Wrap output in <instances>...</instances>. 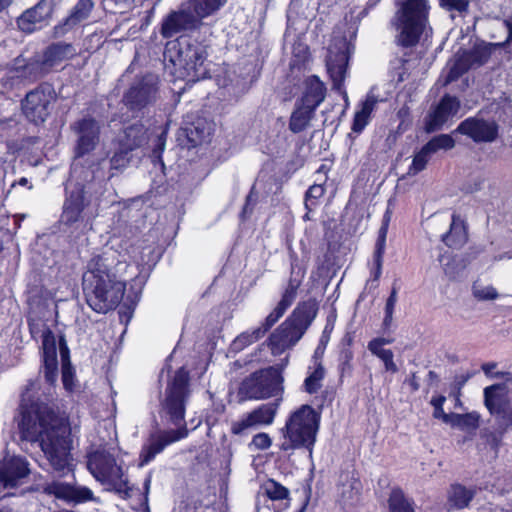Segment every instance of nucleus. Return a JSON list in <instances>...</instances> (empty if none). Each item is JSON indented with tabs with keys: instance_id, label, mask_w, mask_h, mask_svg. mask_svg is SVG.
<instances>
[{
	"instance_id": "46",
	"label": "nucleus",
	"mask_w": 512,
	"mask_h": 512,
	"mask_svg": "<svg viewBox=\"0 0 512 512\" xmlns=\"http://www.w3.org/2000/svg\"><path fill=\"white\" fill-rule=\"evenodd\" d=\"M475 142H492L497 138V130H460Z\"/></svg>"
},
{
	"instance_id": "48",
	"label": "nucleus",
	"mask_w": 512,
	"mask_h": 512,
	"mask_svg": "<svg viewBox=\"0 0 512 512\" xmlns=\"http://www.w3.org/2000/svg\"><path fill=\"white\" fill-rule=\"evenodd\" d=\"M473 295L479 300H494L498 297V293L493 286H482L478 284L473 286Z\"/></svg>"
},
{
	"instance_id": "33",
	"label": "nucleus",
	"mask_w": 512,
	"mask_h": 512,
	"mask_svg": "<svg viewBox=\"0 0 512 512\" xmlns=\"http://www.w3.org/2000/svg\"><path fill=\"white\" fill-rule=\"evenodd\" d=\"M391 220V212L387 210L382 219V225L378 232V239L376 242V249L374 253V261L376 265L375 278H378L381 274L383 254L385 251L386 237L388 232L389 223Z\"/></svg>"
},
{
	"instance_id": "11",
	"label": "nucleus",
	"mask_w": 512,
	"mask_h": 512,
	"mask_svg": "<svg viewBox=\"0 0 512 512\" xmlns=\"http://www.w3.org/2000/svg\"><path fill=\"white\" fill-rule=\"evenodd\" d=\"M55 97V91L50 84L39 85L27 93L22 102L23 114L32 124L41 125L50 114Z\"/></svg>"
},
{
	"instance_id": "55",
	"label": "nucleus",
	"mask_w": 512,
	"mask_h": 512,
	"mask_svg": "<svg viewBox=\"0 0 512 512\" xmlns=\"http://www.w3.org/2000/svg\"><path fill=\"white\" fill-rule=\"evenodd\" d=\"M182 132L178 137L180 138L182 135L187 138V147H196L199 144L198 138L203 130H180Z\"/></svg>"
},
{
	"instance_id": "44",
	"label": "nucleus",
	"mask_w": 512,
	"mask_h": 512,
	"mask_svg": "<svg viewBox=\"0 0 512 512\" xmlns=\"http://www.w3.org/2000/svg\"><path fill=\"white\" fill-rule=\"evenodd\" d=\"M44 491L47 494L54 495L58 499H62L69 502L72 491V485L59 481H53L44 487Z\"/></svg>"
},
{
	"instance_id": "59",
	"label": "nucleus",
	"mask_w": 512,
	"mask_h": 512,
	"mask_svg": "<svg viewBox=\"0 0 512 512\" xmlns=\"http://www.w3.org/2000/svg\"><path fill=\"white\" fill-rule=\"evenodd\" d=\"M449 6L451 9L462 12V11L467 10L468 1L467 0H449Z\"/></svg>"
},
{
	"instance_id": "1",
	"label": "nucleus",
	"mask_w": 512,
	"mask_h": 512,
	"mask_svg": "<svg viewBox=\"0 0 512 512\" xmlns=\"http://www.w3.org/2000/svg\"><path fill=\"white\" fill-rule=\"evenodd\" d=\"M31 334L34 338L40 333L42 340L43 372L48 387L40 393L37 381L30 382L22 394L18 428L21 438L30 442H39L42 451L53 470L60 475L72 471L71 428L67 419L56 413L49 401L53 396V389L58 378L59 351L61 358L62 383L67 391L74 387V369L70 362V352L63 337L57 345L56 338L49 328L36 330L30 324Z\"/></svg>"
},
{
	"instance_id": "35",
	"label": "nucleus",
	"mask_w": 512,
	"mask_h": 512,
	"mask_svg": "<svg viewBox=\"0 0 512 512\" xmlns=\"http://www.w3.org/2000/svg\"><path fill=\"white\" fill-rule=\"evenodd\" d=\"M76 155L81 157L92 151L99 142L98 130H78Z\"/></svg>"
},
{
	"instance_id": "61",
	"label": "nucleus",
	"mask_w": 512,
	"mask_h": 512,
	"mask_svg": "<svg viewBox=\"0 0 512 512\" xmlns=\"http://www.w3.org/2000/svg\"><path fill=\"white\" fill-rule=\"evenodd\" d=\"M504 24L508 31L507 42L512 40V15L504 20Z\"/></svg>"
},
{
	"instance_id": "25",
	"label": "nucleus",
	"mask_w": 512,
	"mask_h": 512,
	"mask_svg": "<svg viewBox=\"0 0 512 512\" xmlns=\"http://www.w3.org/2000/svg\"><path fill=\"white\" fill-rule=\"evenodd\" d=\"M458 109L459 101L456 97L444 96L430 116V121L426 128H437L447 124L449 119L456 115Z\"/></svg>"
},
{
	"instance_id": "5",
	"label": "nucleus",
	"mask_w": 512,
	"mask_h": 512,
	"mask_svg": "<svg viewBox=\"0 0 512 512\" xmlns=\"http://www.w3.org/2000/svg\"><path fill=\"white\" fill-rule=\"evenodd\" d=\"M428 8L426 0H406L396 13L397 41L404 47L414 46L426 31Z\"/></svg>"
},
{
	"instance_id": "2",
	"label": "nucleus",
	"mask_w": 512,
	"mask_h": 512,
	"mask_svg": "<svg viewBox=\"0 0 512 512\" xmlns=\"http://www.w3.org/2000/svg\"><path fill=\"white\" fill-rule=\"evenodd\" d=\"M128 268L125 256L111 248L91 257L83 274V290L94 311L106 313L118 306L125 293Z\"/></svg>"
},
{
	"instance_id": "10",
	"label": "nucleus",
	"mask_w": 512,
	"mask_h": 512,
	"mask_svg": "<svg viewBox=\"0 0 512 512\" xmlns=\"http://www.w3.org/2000/svg\"><path fill=\"white\" fill-rule=\"evenodd\" d=\"M354 51V45L338 30L333 32L327 48L326 67L333 82V88L343 93V82L347 74L348 60ZM345 97H347L344 92Z\"/></svg>"
},
{
	"instance_id": "15",
	"label": "nucleus",
	"mask_w": 512,
	"mask_h": 512,
	"mask_svg": "<svg viewBox=\"0 0 512 512\" xmlns=\"http://www.w3.org/2000/svg\"><path fill=\"white\" fill-rule=\"evenodd\" d=\"M290 491L279 482L268 479L265 481L257 494L256 511L260 508L272 512H284L290 507Z\"/></svg>"
},
{
	"instance_id": "40",
	"label": "nucleus",
	"mask_w": 512,
	"mask_h": 512,
	"mask_svg": "<svg viewBox=\"0 0 512 512\" xmlns=\"http://www.w3.org/2000/svg\"><path fill=\"white\" fill-rule=\"evenodd\" d=\"M390 512H414L412 503L407 499L403 492L395 489L391 492L389 497Z\"/></svg>"
},
{
	"instance_id": "23",
	"label": "nucleus",
	"mask_w": 512,
	"mask_h": 512,
	"mask_svg": "<svg viewBox=\"0 0 512 512\" xmlns=\"http://www.w3.org/2000/svg\"><path fill=\"white\" fill-rule=\"evenodd\" d=\"M299 287V281L290 280L279 303L274 308V310L266 317L265 321L260 329H265V333L284 315L286 310L292 305L294 302L297 289Z\"/></svg>"
},
{
	"instance_id": "57",
	"label": "nucleus",
	"mask_w": 512,
	"mask_h": 512,
	"mask_svg": "<svg viewBox=\"0 0 512 512\" xmlns=\"http://www.w3.org/2000/svg\"><path fill=\"white\" fill-rule=\"evenodd\" d=\"M98 125L99 124L95 118H93L90 115H85L78 121V126L76 128H81V129L94 128L95 126H98Z\"/></svg>"
},
{
	"instance_id": "9",
	"label": "nucleus",
	"mask_w": 512,
	"mask_h": 512,
	"mask_svg": "<svg viewBox=\"0 0 512 512\" xmlns=\"http://www.w3.org/2000/svg\"><path fill=\"white\" fill-rule=\"evenodd\" d=\"M189 395V375L184 368H181L175 373L171 383L168 384L161 404L163 416L176 426L184 422L185 407Z\"/></svg>"
},
{
	"instance_id": "37",
	"label": "nucleus",
	"mask_w": 512,
	"mask_h": 512,
	"mask_svg": "<svg viewBox=\"0 0 512 512\" xmlns=\"http://www.w3.org/2000/svg\"><path fill=\"white\" fill-rule=\"evenodd\" d=\"M50 69L46 66L45 61L42 59L41 61H32L27 63L20 72V77L32 82L36 81L46 74H48Z\"/></svg>"
},
{
	"instance_id": "16",
	"label": "nucleus",
	"mask_w": 512,
	"mask_h": 512,
	"mask_svg": "<svg viewBox=\"0 0 512 512\" xmlns=\"http://www.w3.org/2000/svg\"><path fill=\"white\" fill-rule=\"evenodd\" d=\"M277 405L272 403L262 404L242 419L233 422L231 431L235 435L242 434L245 430L271 425L275 419Z\"/></svg>"
},
{
	"instance_id": "34",
	"label": "nucleus",
	"mask_w": 512,
	"mask_h": 512,
	"mask_svg": "<svg viewBox=\"0 0 512 512\" xmlns=\"http://www.w3.org/2000/svg\"><path fill=\"white\" fill-rule=\"evenodd\" d=\"M187 2L202 21L219 11L227 0H187Z\"/></svg>"
},
{
	"instance_id": "29",
	"label": "nucleus",
	"mask_w": 512,
	"mask_h": 512,
	"mask_svg": "<svg viewBox=\"0 0 512 512\" xmlns=\"http://www.w3.org/2000/svg\"><path fill=\"white\" fill-rule=\"evenodd\" d=\"M442 241L449 247L460 248L467 241V232L463 220L457 216H452L450 230L442 236Z\"/></svg>"
},
{
	"instance_id": "53",
	"label": "nucleus",
	"mask_w": 512,
	"mask_h": 512,
	"mask_svg": "<svg viewBox=\"0 0 512 512\" xmlns=\"http://www.w3.org/2000/svg\"><path fill=\"white\" fill-rule=\"evenodd\" d=\"M457 128H497L482 118H468L463 121Z\"/></svg>"
},
{
	"instance_id": "51",
	"label": "nucleus",
	"mask_w": 512,
	"mask_h": 512,
	"mask_svg": "<svg viewBox=\"0 0 512 512\" xmlns=\"http://www.w3.org/2000/svg\"><path fill=\"white\" fill-rule=\"evenodd\" d=\"M389 343L390 340H387L385 338H375L368 343V349L372 354L380 358L383 353L390 350L383 348L384 345Z\"/></svg>"
},
{
	"instance_id": "56",
	"label": "nucleus",
	"mask_w": 512,
	"mask_h": 512,
	"mask_svg": "<svg viewBox=\"0 0 512 512\" xmlns=\"http://www.w3.org/2000/svg\"><path fill=\"white\" fill-rule=\"evenodd\" d=\"M393 357V352L389 350L383 353L380 359L383 361L386 371L396 373L398 371V367L395 364Z\"/></svg>"
},
{
	"instance_id": "22",
	"label": "nucleus",
	"mask_w": 512,
	"mask_h": 512,
	"mask_svg": "<svg viewBox=\"0 0 512 512\" xmlns=\"http://www.w3.org/2000/svg\"><path fill=\"white\" fill-rule=\"evenodd\" d=\"M299 287V281L290 280L279 303L274 308V310L266 317L265 321L260 329H265V333L284 315L286 310L292 305L294 302L297 289Z\"/></svg>"
},
{
	"instance_id": "27",
	"label": "nucleus",
	"mask_w": 512,
	"mask_h": 512,
	"mask_svg": "<svg viewBox=\"0 0 512 512\" xmlns=\"http://www.w3.org/2000/svg\"><path fill=\"white\" fill-rule=\"evenodd\" d=\"M326 88L316 76L308 77L304 82V91L300 102L316 109L324 100Z\"/></svg>"
},
{
	"instance_id": "45",
	"label": "nucleus",
	"mask_w": 512,
	"mask_h": 512,
	"mask_svg": "<svg viewBox=\"0 0 512 512\" xmlns=\"http://www.w3.org/2000/svg\"><path fill=\"white\" fill-rule=\"evenodd\" d=\"M397 300H398L397 290H396V288H393L391 291V294L388 297V299L386 300V304H385V316L383 319V327L385 329L390 328V326L392 325L393 313H394V309H395Z\"/></svg>"
},
{
	"instance_id": "41",
	"label": "nucleus",
	"mask_w": 512,
	"mask_h": 512,
	"mask_svg": "<svg viewBox=\"0 0 512 512\" xmlns=\"http://www.w3.org/2000/svg\"><path fill=\"white\" fill-rule=\"evenodd\" d=\"M324 368L321 364H317L315 369L310 373V375L304 381V390L309 394H314L318 392V390L322 386V380L324 378Z\"/></svg>"
},
{
	"instance_id": "7",
	"label": "nucleus",
	"mask_w": 512,
	"mask_h": 512,
	"mask_svg": "<svg viewBox=\"0 0 512 512\" xmlns=\"http://www.w3.org/2000/svg\"><path fill=\"white\" fill-rule=\"evenodd\" d=\"M167 133L166 130L152 139L146 135V130H119L117 135L118 149L111 158V167L120 169L129 162L128 153L136 148L142 147L147 141L152 142L153 157L161 158L165 149Z\"/></svg>"
},
{
	"instance_id": "13",
	"label": "nucleus",
	"mask_w": 512,
	"mask_h": 512,
	"mask_svg": "<svg viewBox=\"0 0 512 512\" xmlns=\"http://www.w3.org/2000/svg\"><path fill=\"white\" fill-rule=\"evenodd\" d=\"M202 24L201 19L185 1L177 10L171 11L163 18L160 33L164 38H171L179 33L199 29Z\"/></svg>"
},
{
	"instance_id": "47",
	"label": "nucleus",
	"mask_w": 512,
	"mask_h": 512,
	"mask_svg": "<svg viewBox=\"0 0 512 512\" xmlns=\"http://www.w3.org/2000/svg\"><path fill=\"white\" fill-rule=\"evenodd\" d=\"M480 415L477 412H471L461 415L460 430L473 432L479 427Z\"/></svg>"
},
{
	"instance_id": "50",
	"label": "nucleus",
	"mask_w": 512,
	"mask_h": 512,
	"mask_svg": "<svg viewBox=\"0 0 512 512\" xmlns=\"http://www.w3.org/2000/svg\"><path fill=\"white\" fill-rule=\"evenodd\" d=\"M468 69L467 63L459 58L454 61L451 65L449 73L447 75L446 83L452 82L460 77Z\"/></svg>"
},
{
	"instance_id": "64",
	"label": "nucleus",
	"mask_w": 512,
	"mask_h": 512,
	"mask_svg": "<svg viewBox=\"0 0 512 512\" xmlns=\"http://www.w3.org/2000/svg\"><path fill=\"white\" fill-rule=\"evenodd\" d=\"M502 259H512V251L506 252L503 255H499L498 257H495V260H502Z\"/></svg>"
},
{
	"instance_id": "36",
	"label": "nucleus",
	"mask_w": 512,
	"mask_h": 512,
	"mask_svg": "<svg viewBox=\"0 0 512 512\" xmlns=\"http://www.w3.org/2000/svg\"><path fill=\"white\" fill-rule=\"evenodd\" d=\"M314 110V108L300 102L291 115L289 128H306L307 126L314 125L312 123Z\"/></svg>"
},
{
	"instance_id": "49",
	"label": "nucleus",
	"mask_w": 512,
	"mask_h": 512,
	"mask_svg": "<svg viewBox=\"0 0 512 512\" xmlns=\"http://www.w3.org/2000/svg\"><path fill=\"white\" fill-rule=\"evenodd\" d=\"M272 445V439L267 433H258L253 436L249 447L253 450H266Z\"/></svg>"
},
{
	"instance_id": "3",
	"label": "nucleus",
	"mask_w": 512,
	"mask_h": 512,
	"mask_svg": "<svg viewBox=\"0 0 512 512\" xmlns=\"http://www.w3.org/2000/svg\"><path fill=\"white\" fill-rule=\"evenodd\" d=\"M321 414L310 405H301L293 411L286 420L285 426L281 429L282 442L280 449L290 451L306 449L309 456H312L320 426Z\"/></svg>"
},
{
	"instance_id": "6",
	"label": "nucleus",
	"mask_w": 512,
	"mask_h": 512,
	"mask_svg": "<svg viewBox=\"0 0 512 512\" xmlns=\"http://www.w3.org/2000/svg\"><path fill=\"white\" fill-rule=\"evenodd\" d=\"M87 469L92 476L109 490L123 492L127 489L128 479L122 464L118 463L105 449L88 454Z\"/></svg>"
},
{
	"instance_id": "63",
	"label": "nucleus",
	"mask_w": 512,
	"mask_h": 512,
	"mask_svg": "<svg viewBox=\"0 0 512 512\" xmlns=\"http://www.w3.org/2000/svg\"><path fill=\"white\" fill-rule=\"evenodd\" d=\"M12 2L13 0H0V12L8 7Z\"/></svg>"
},
{
	"instance_id": "28",
	"label": "nucleus",
	"mask_w": 512,
	"mask_h": 512,
	"mask_svg": "<svg viewBox=\"0 0 512 512\" xmlns=\"http://www.w3.org/2000/svg\"><path fill=\"white\" fill-rule=\"evenodd\" d=\"M474 495V489L466 488L460 484H453L447 491V505L449 509H464L468 507Z\"/></svg>"
},
{
	"instance_id": "42",
	"label": "nucleus",
	"mask_w": 512,
	"mask_h": 512,
	"mask_svg": "<svg viewBox=\"0 0 512 512\" xmlns=\"http://www.w3.org/2000/svg\"><path fill=\"white\" fill-rule=\"evenodd\" d=\"M431 157L432 155L430 152L425 148V146H423L420 151L415 154L407 174L410 176H415L419 172L423 171Z\"/></svg>"
},
{
	"instance_id": "38",
	"label": "nucleus",
	"mask_w": 512,
	"mask_h": 512,
	"mask_svg": "<svg viewBox=\"0 0 512 512\" xmlns=\"http://www.w3.org/2000/svg\"><path fill=\"white\" fill-rule=\"evenodd\" d=\"M265 335V329L259 327L251 331H245L237 336L231 344L232 350L235 352L243 350L245 347L251 345Z\"/></svg>"
},
{
	"instance_id": "18",
	"label": "nucleus",
	"mask_w": 512,
	"mask_h": 512,
	"mask_svg": "<svg viewBox=\"0 0 512 512\" xmlns=\"http://www.w3.org/2000/svg\"><path fill=\"white\" fill-rule=\"evenodd\" d=\"M85 207L84 189L78 185L68 192L61 214V224L72 227L83 221V210Z\"/></svg>"
},
{
	"instance_id": "30",
	"label": "nucleus",
	"mask_w": 512,
	"mask_h": 512,
	"mask_svg": "<svg viewBox=\"0 0 512 512\" xmlns=\"http://www.w3.org/2000/svg\"><path fill=\"white\" fill-rule=\"evenodd\" d=\"M316 316V309L314 304L312 303H302L300 304L292 313V315L287 319L290 324L294 325L297 329L301 330L303 333L310 326L312 321Z\"/></svg>"
},
{
	"instance_id": "20",
	"label": "nucleus",
	"mask_w": 512,
	"mask_h": 512,
	"mask_svg": "<svg viewBox=\"0 0 512 512\" xmlns=\"http://www.w3.org/2000/svg\"><path fill=\"white\" fill-rule=\"evenodd\" d=\"M94 8L92 0H78L69 15L54 27L55 37H62L81 22L87 20Z\"/></svg>"
},
{
	"instance_id": "12",
	"label": "nucleus",
	"mask_w": 512,
	"mask_h": 512,
	"mask_svg": "<svg viewBox=\"0 0 512 512\" xmlns=\"http://www.w3.org/2000/svg\"><path fill=\"white\" fill-rule=\"evenodd\" d=\"M158 83L159 79L154 74L135 80L124 95L125 106L134 113L154 104L158 98Z\"/></svg>"
},
{
	"instance_id": "14",
	"label": "nucleus",
	"mask_w": 512,
	"mask_h": 512,
	"mask_svg": "<svg viewBox=\"0 0 512 512\" xmlns=\"http://www.w3.org/2000/svg\"><path fill=\"white\" fill-rule=\"evenodd\" d=\"M484 404L490 414L495 417L499 428L506 430L512 427V401L507 398V387L504 384L486 387Z\"/></svg>"
},
{
	"instance_id": "39",
	"label": "nucleus",
	"mask_w": 512,
	"mask_h": 512,
	"mask_svg": "<svg viewBox=\"0 0 512 512\" xmlns=\"http://www.w3.org/2000/svg\"><path fill=\"white\" fill-rule=\"evenodd\" d=\"M424 146L433 156L441 151L452 149L455 146V140L448 134H440L432 138Z\"/></svg>"
},
{
	"instance_id": "21",
	"label": "nucleus",
	"mask_w": 512,
	"mask_h": 512,
	"mask_svg": "<svg viewBox=\"0 0 512 512\" xmlns=\"http://www.w3.org/2000/svg\"><path fill=\"white\" fill-rule=\"evenodd\" d=\"M304 335L294 325L285 320L269 338L273 352H280L294 346Z\"/></svg>"
},
{
	"instance_id": "19",
	"label": "nucleus",
	"mask_w": 512,
	"mask_h": 512,
	"mask_svg": "<svg viewBox=\"0 0 512 512\" xmlns=\"http://www.w3.org/2000/svg\"><path fill=\"white\" fill-rule=\"evenodd\" d=\"M188 430L181 426L176 430L167 431L150 440L149 444L144 446L140 454V466L148 464L159 454L167 445L185 438Z\"/></svg>"
},
{
	"instance_id": "31",
	"label": "nucleus",
	"mask_w": 512,
	"mask_h": 512,
	"mask_svg": "<svg viewBox=\"0 0 512 512\" xmlns=\"http://www.w3.org/2000/svg\"><path fill=\"white\" fill-rule=\"evenodd\" d=\"M344 477L345 481L342 482L339 488L340 501L344 505H352L359 499L362 485L354 475L346 474Z\"/></svg>"
},
{
	"instance_id": "32",
	"label": "nucleus",
	"mask_w": 512,
	"mask_h": 512,
	"mask_svg": "<svg viewBox=\"0 0 512 512\" xmlns=\"http://www.w3.org/2000/svg\"><path fill=\"white\" fill-rule=\"evenodd\" d=\"M379 101L378 97L373 93V90H371L366 95L365 100L361 102L360 108L355 112L352 128H365V126L369 124L371 114Z\"/></svg>"
},
{
	"instance_id": "52",
	"label": "nucleus",
	"mask_w": 512,
	"mask_h": 512,
	"mask_svg": "<svg viewBox=\"0 0 512 512\" xmlns=\"http://www.w3.org/2000/svg\"><path fill=\"white\" fill-rule=\"evenodd\" d=\"M325 189L322 184H314L312 185L306 192V206H309V203L313 205L315 200L319 199L324 195Z\"/></svg>"
},
{
	"instance_id": "17",
	"label": "nucleus",
	"mask_w": 512,
	"mask_h": 512,
	"mask_svg": "<svg viewBox=\"0 0 512 512\" xmlns=\"http://www.w3.org/2000/svg\"><path fill=\"white\" fill-rule=\"evenodd\" d=\"M53 0H39L33 7L25 10L18 18L17 25L25 33H32L50 19L53 12Z\"/></svg>"
},
{
	"instance_id": "4",
	"label": "nucleus",
	"mask_w": 512,
	"mask_h": 512,
	"mask_svg": "<svg viewBox=\"0 0 512 512\" xmlns=\"http://www.w3.org/2000/svg\"><path fill=\"white\" fill-rule=\"evenodd\" d=\"M207 56L206 45L186 37L167 42L164 52L165 59L192 81L203 79L208 74Z\"/></svg>"
},
{
	"instance_id": "62",
	"label": "nucleus",
	"mask_w": 512,
	"mask_h": 512,
	"mask_svg": "<svg viewBox=\"0 0 512 512\" xmlns=\"http://www.w3.org/2000/svg\"><path fill=\"white\" fill-rule=\"evenodd\" d=\"M496 367L495 363H485L482 365V370L486 375H490L491 371Z\"/></svg>"
},
{
	"instance_id": "60",
	"label": "nucleus",
	"mask_w": 512,
	"mask_h": 512,
	"mask_svg": "<svg viewBox=\"0 0 512 512\" xmlns=\"http://www.w3.org/2000/svg\"><path fill=\"white\" fill-rule=\"evenodd\" d=\"M409 116V109L407 107H403L398 111V117L401 119V125L406 124V118Z\"/></svg>"
},
{
	"instance_id": "54",
	"label": "nucleus",
	"mask_w": 512,
	"mask_h": 512,
	"mask_svg": "<svg viewBox=\"0 0 512 512\" xmlns=\"http://www.w3.org/2000/svg\"><path fill=\"white\" fill-rule=\"evenodd\" d=\"M446 401V398L444 396H437L433 397L431 399V405L434 407V413L433 416L437 419H443L444 416L447 414L443 410V405Z\"/></svg>"
},
{
	"instance_id": "8",
	"label": "nucleus",
	"mask_w": 512,
	"mask_h": 512,
	"mask_svg": "<svg viewBox=\"0 0 512 512\" xmlns=\"http://www.w3.org/2000/svg\"><path fill=\"white\" fill-rule=\"evenodd\" d=\"M286 357L280 364L257 371L242 384V391L250 399H266L280 395L283 390L282 372L287 366Z\"/></svg>"
},
{
	"instance_id": "24",
	"label": "nucleus",
	"mask_w": 512,
	"mask_h": 512,
	"mask_svg": "<svg viewBox=\"0 0 512 512\" xmlns=\"http://www.w3.org/2000/svg\"><path fill=\"white\" fill-rule=\"evenodd\" d=\"M299 287V281L290 280L279 303L274 308V310L266 317L265 321L260 329H265V333L284 315L286 310L292 305L294 302L297 289Z\"/></svg>"
},
{
	"instance_id": "43",
	"label": "nucleus",
	"mask_w": 512,
	"mask_h": 512,
	"mask_svg": "<svg viewBox=\"0 0 512 512\" xmlns=\"http://www.w3.org/2000/svg\"><path fill=\"white\" fill-rule=\"evenodd\" d=\"M99 502V498L96 497L93 491L82 485H72V491L70 501L73 503H85V502Z\"/></svg>"
},
{
	"instance_id": "58",
	"label": "nucleus",
	"mask_w": 512,
	"mask_h": 512,
	"mask_svg": "<svg viewBox=\"0 0 512 512\" xmlns=\"http://www.w3.org/2000/svg\"><path fill=\"white\" fill-rule=\"evenodd\" d=\"M461 415L462 414L447 413L442 421L446 424H450L452 427L460 428Z\"/></svg>"
},
{
	"instance_id": "26",
	"label": "nucleus",
	"mask_w": 512,
	"mask_h": 512,
	"mask_svg": "<svg viewBox=\"0 0 512 512\" xmlns=\"http://www.w3.org/2000/svg\"><path fill=\"white\" fill-rule=\"evenodd\" d=\"M75 47L70 43L57 42L48 46L43 53V60L51 70L61 62L69 60L76 55Z\"/></svg>"
}]
</instances>
